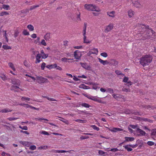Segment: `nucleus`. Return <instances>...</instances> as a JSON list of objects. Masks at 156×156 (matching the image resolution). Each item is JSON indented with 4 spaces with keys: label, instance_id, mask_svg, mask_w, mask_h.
<instances>
[{
    "label": "nucleus",
    "instance_id": "nucleus-53",
    "mask_svg": "<svg viewBox=\"0 0 156 156\" xmlns=\"http://www.w3.org/2000/svg\"><path fill=\"white\" fill-rule=\"evenodd\" d=\"M18 119V118H16L14 117H10L8 118L7 119L9 121H11L12 120H14L16 119Z\"/></svg>",
    "mask_w": 156,
    "mask_h": 156
},
{
    "label": "nucleus",
    "instance_id": "nucleus-6",
    "mask_svg": "<svg viewBox=\"0 0 156 156\" xmlns=\"http://www.w3.org/2000/svg\"><path fill=\"white\" fill-rule=\"evenodd\" d=\"M109 130L112 132H116L117 131H124V130L122 129L119 128L114 127L112 129H110L108 127H107Z\"/></svg>",
    "mask_w": 156,
    "mask_h": 156
},
{
    "label": "nucleus",
    "instance_id": "nucleus-33",
    "mask_svg": "<svg viewBox=\"0 0 156 156\" xmlns=\"http://www.w3.org/2000/svg\"><path fill=\"white\" fill-rule=\"evenodd\" d=\"M60 120L66 124L68 125L69 124L68 121L66 119L62 118L61 119H60Z\"/></svg>",
    "mask_w": 156,
    "mask_h": 156
},
{
    "label": "nucleus",
    "instance_id": "nucleus-51",
    "mask_svg": "<svg viewBox=\"0 0 156 156\" xmlns=\"http://www.w3.org/2000/svg\"><path fill=\"white\" fill-rule=\"evenodd\" d=\"M39 6V5H33L30 7V10H31L34 9L38 7Z\"/></svg>",
    "mask_w": 156,
    "mask_h": 156
},
{
    "label": "nucleus",
    "instance_id": "nucleus-17",
    "mask_svg": "<svg viewBox=\"0 0 156 156\" xmlns=\"http://www.w3.org/2000/svg\"><path fill=\"white\" fill-rule=\"evenodd\" d=\"M28 12V11L27 9L21 11L20 13V16L22 17H24Z\"/></svg>",
    "mask_w": 156,
    "mask_h": 156
},
{
    "label": "nucleus",
    "instance_id": "nucleus-22",
    "mask_svg": "<svg viewBox=\"0 0 156 156\" xmlns=\"http://www.w3.org/2000/svg\"><path fill=\"white\" fill-rule=\"evenodd\" d=\"M19 86L15 85H12L11 87V90H14L15 91H19Z\"/></svg>",
    "mask_w": 156,
    "mask_h": 156
},
{
    "label": "nucleus",
    "instance_id": "nucleus-10",
    "mask_svg": "<svg viewBox=\"0 0 156 156\" xmlns=\"http://www.w3.org/2000/svg\"><path fill=\"white\" fill-rule=\"evenodd\" d=\"M80 64L85 69L88 70H91V67L90 66L88 65L86 63L80 62Z\"/></svg>",
    "mask_w": 156,
    "mask_h": 156
},
{
    "label": "nucleus",
    "instance_id": "nucleus-55",
    "mask_svg": "<svg viewBox=\"0 0 156 156\" xmlns=\"http://www.w3.org/2000/svg\"><path fill=\"white\" fill-rule=\"evenodd\" d=\"M134 5L137 8H139L140 7L141 5L138 2H136L134 3Z\"/></svg>",
    "mask_w": 156,
    "mask_h": 156
},
{
    "label": "nucleus",
    "instance_id": "nucleus-1",
    "mask_svg": "<svg viewBox=\"0 0 156 156\" xmlns=\"http://www.w3.org/2000/svg\"><path fill=\"white\" fill-rule=\"evenodd\" d=\"M139 31L140 34H142L143 37L145 39L149 38L150 37L154 38L155 36V33L151 29H150L148 26H146L143 24L139 25Z\"/></svg>",
    "mask_w": 156,
    "mask_h": 156
},
{
    "label": "nucleus",
    "instance_id": "nucleus-19",
    "mask_svg": "<svg viewBox=\"0 0 156 156\" xmlns=\"http://www.w3.org/2000/svg\"><path fill=\"white\" fill-rule=\"evenodd\" d=\"M112 95L114 98L116 99L121 98L122 97V95L118 94H113Z\"/></svg>",
    "mask_w": 156,
    "mask_h": 156
},
{
    "label": "nucleus",
    "instance_id": "nucleus-47",
    "mask_svg": "<svg viewBox=\"0 0 156 156\" xmlns=\"http://www.w3.org/2000/svg\"><path fill=\"white\" fill-rule=\"evenodd\" d=\"M2 48L5 49H11V47L10 46H9L6 45H3L2 46Z\"/></svg>",
    "mask_w": 156,
    "mask_h": 156
},
{
    "label": "nucleus",
    "instance_id": "nucleus-57",
    "mask_svg": "<svg viewBox=\"0 0 156 156\" xmlns=\"http://www.w3.org/2000/svg\"><path fill=\"white\" fill-rule=\"evenodd\" d=\"M48 56V55L46 54H44L41 55L42 58L45 59Z\"/></svg>",
    "mask_w": 156,
    "mask_h": 156
},
{
    "label": "nucleus",
    "instance_id": "nucleus-44",
    "mask_svg": "<svg viewBox=\"0 0 156 156\" xmlns=\"http://www.w3.org/2000/svg\"><path fill=\"white\" fill-rule=\"evenodd\" d=\"M23 33L25 35H29V33L26 30H24L23 31Z\"/></svg>",
    "mask_w": 156,
    "mask_h": 156
},
{
    "label": "nucleus",
    "instance_id": "nucleus-28",
    "mask_svg": "<svg viewBox=\"0 0 156 156\" xmlns=\"http://www.w3.org/2000/svg\"><path fill=\"white\" fill-rule=\"evenodd\" d=\"M98 153L101 155L105 156L107 154V153L102 150H99Z\"/></svg>",
    "mask_w": 156,
    "mask_h": 156
},
{
    "label": "nucleus",
    "instance_id": "nucleus-32",
    "mask_svg": "<svg viewBox=\"0 0 156 156\" xmlns=\"http://www.w3.org/2000/svg\"><path fill=\"white\" fill-rule=\"evenodd\" d=\"M86 36L84 37H83V43H84L88 44L90 43V41L88 39H86Z\"/></svg>",
    "mask_w": 156,
    "mask_h": 156
},
{
    "label": "nucleus",
    "instance_id": "nucleus-39",
    "mask_svg": "<svg viewBox=\"0 0 156 156\" xmlns=\"http://www.w3.org/2000/svg\"><path fill=\"white\" fill-rule=\"evenodd\" d=\"M35 119L37 121L45 120V121H48V120L47 119H45V118H35Z\"/></svg>",
    "mask_w": 156,
    "mask_h": 156
},
{
    "label": "nucleus",
    "instance_id": "nucleus-36",
    "mask_svg": "<svg viewBox=\"0 0 156 156\" xmlns=\"http://www.w3.org/2000/svg\"><path fill=\"white\" fill-rule=\"evenodd\" d=\"M0 78L4 81L5 80L7 79L6 76L3 74H2L0 75Z\"/></svg>",
    "mask_w": 156,
    "mask_h": 156
},
{
    "label": "nucleus",
    "instance_id": "nucleus-21",
    "mask_svg": "<svg viewBox=\"0 0 156 156\" xmlns=\"http://www.w3.org/2000/svg\"><path fill=\"white\" fill-rule=\"evenodd\" d=\"M56 66V64L54 63L51 65H47L46 66V67L49 69H54L55 68V66Z\"/></svg>",
    "mask_w": 156,
    "mask_h": 156
},
{
    "label": "nucleus",
    "instance_id": "nucleus-3",
    "mask_svg": "<svg viewBox=\"0 0 156 156\" xmlns=\"http://www.w3.org/2000/svg\"><path fill=\"white\" fill-rule=\"evenodd\" d=\"M84 7L86 9L89 11H95L98 12L101 11L97 6L93 4H86L84 5Z\"/></svg>",
    "mask_w": 156,
    "mask_h": 156
},
{
    "label": "nucleus",
    "instance_id": "nucleus-24",
    "mask_svg": "<svg viewBox=\"0 0 156 156\" xmlns=\"http://www.w3.org/2000/svg\"><path fill=\"white\" fill-rule=\"evenodd\" d=\"M92 85H93L92 87V88L94 90H97L98 89H99L100 87H98L96 86L97 85H98L99 84L97 83H92Z\"/></svg>",
    "mask_w": 156,
    "mask_h": 156
},
{
    "label": "nucleus",
    "instance_id": "nucleus-64",
    "mask_svg": "<svg viewBox=\"0 0 156 156\" xmlns=\"http://www.w3.org/2000/svg\"><path fill=\"white\" fill-rule=\"evenodd\" d=\"M24 65L26 67H29V64L28 62L27 61H25L24 62Z\"/></svg>",
    "mask_w": 156,
    "mask_h": 156
},
{
    "label": "nucleus",
    "instance_id": "nucleus-16",
    "mask_svg": "<svg viewBox=\"0 0 156 156\" xmlns=\"http://www.w3.org/2000/svg\"><path fill=\"white\" fill-rule=\"evenodd\" d=\"M20 143L25 146L28 147H29L32 144V143L31 142L28 141L20 142Z\"/></svg>",
    "mask_w": 156,
    "mask_h": 156
},
{
    "label": "nucleus",
    "instance_id": "nucleus-46",
    "mask_svg": "<svg viewBox=\"0 0 156 156\" xmlns=\"http://www.w3.org/2000/svg\"><path fill=\"white\" fill-rule=\"evenodd\" d=\"M20 105H23L25 107L30 108L31 106L29 105L28 104H20Z\"/></svg>",
    "mask_w": 156,
    "mask_h": 156
},
{
    "label": "nucleus",
    "instance_id": "nucleus-29",
    "mask_svg": "<svg viewBox=\"0 0 156 156\" xmlns=\"http://www.w3.org/2000/svg\"><path fill=\"white\" fill-rule=\"evenodd\" d=\"M12 111V110H10L9 108H5L4 109H2V113H6L8 112H11Z\"/></svg>",
    "mask_w": 156,
    "mask_h": 156
},
{
    "label": "nucleus",
    "instance_id": "nucleus-14",
    "mask_svg": "<svg viewBox=\"0 0 156 156\" xmlns=\"http://www.w3.org/2000/svg\"><path fill=\"white\" fill-rule=\"evenodd\" d=\"M125 140L124 142L132 141L135 140V138L133 137H125Z\"/></svg>",
    "mask_w": 156,
    "mask_h": 156
},
{
    "label": "nucleus",
    "instance_id": "nucleus-30",
    "mask_svg": "<svg viewBox=\"0 0 156 156\" xmlns=\"http://www.w3.org/2000/svg\"><path fill=\"white\" fill-rule=\"evenodd\" d=\"M75 121L76 122H78L81 123H86L87 122V121L86 120L81 119H76L75 120Z\"/></svg>",
    "mask_w": 156,
    "mask_h": 156
},
{
    "label": "nucleus",
    "instance_id": "nucleus-4",
    "mask_svg": "<svg viewBox=\"0 0 156 156\" xmlns=\"http://www.w3.org/2000/svg\"><path fill=\"white\" fill-rule=\"evenodd\" d=\"M35 79L36 81L39 83H44L48 82V80L47 79L44 78L41 76H37Z\"/></svg>",
    "mask_w": 156,
    "mask_h": 156
},
{
    "label": "nucleus",
    "instance_id": "nucleus-52",
    "mask_svg": "<svg viewBox=\"0 0 156 156\" xmlns=\"http://www.w3.org/2000/svg\"><path fill=\"white\" fill-rule=\"evenodd\" d=\"M151 135L154 136H156V129H153L151 131Z\"/></svg>",
    "mask_w": 156,
    "mask_h": 156
},
{
    "label": "nucleus",
    "instance_id": "nucleus-45",
    "mask_svg": "<svg viewBox=\"0 0 156 156\" xmlns=\"http://www.w3.org/2000/svg\"><path fill=\"white\" fill-rule=\"evenodd\" d=\"M26 76L27 77V78H30L33 81H35L36 80L35 78L34 77L31 76L30 75H29L28 74H26Z\"/></svg>",
    "mask_w": 156,
    "mask_h": 156
},
{
    "label": "nucleus",
    "instance_id": "nucleus-40",
    "mask_svg": "<svg viewBox=\"0 0 156 156\" xmlns=\"http://www.w3.org/2000/svg\"><path fill=\"white\" fill-rule=\"evenodd\" d=\"M22 100L23 101H29L30 100V98L26 97H22L21 98Z\"/></svg>",
    "mask_w": 156,
    "mask_h": 156
},
{
    "label": "nucleus",
    "instance_id": "nucleus-56",
    "mask_svg": "<svg viewBox=\"0 0 156 156\" xmlns=\"http://www.w3.org/2000/svg\"><path fill=\"white\" fill-rule=\"evenodd\" d=\"M78 111V113L79 114H86L87 113V112L85 111H81L77 110Z\"/></svg>",
    "mask_w": 156,
    "mask_h": 156
},
{
    "label": "nucleus",
    "instance_id": "nucleus-60",
    "mask_svg": "<svg viewBox=\"0 0 156 156\" xmlns=\"http://www.w3.org/2000/svg\"><path fill=\"white\" fill-rule=\"evenodd\" d=\"M46 63L45 62H43L41 64V68L42 70H44V69L45 67L46 66Z\"/></svg>",
    "mask_w": 156,
    "mask_h": 156
},
{
    "label": "nucleus",
    "instance_id": "nucleus-27",
    "mask_svg": "<svg viewBox=\"0 0 156 156\" xmlns=\"http://www.w3.org/2000/svg\"><path fill=\"white\" fill-rule=\"evenodd\" d=\"M128 145H125L123 146V147L125 148L128 151H130L132 150V149L129 147Z\"/></svg>",
    "mask_w": 156,
    "mask_h": 156
},
{
    "label": "nucleus",
    "instance_id": "nucleus-25",
    "mask_svg": "<svg viewBox=\"0 0 156 156\" xmlns=\"http://www.w3.org/2000/svg\"><path fill=\"white\" fill-rule=\"evenodd\" d=\"M81 105L82 107H84L86 108H89L91 106L89 104L86 103H83L81 104Z\"/></svg>",
    "mask_w": 156,
    "mask_h": 156
},
{
    "label": "nucleus",
    "instance_id": "nucleus-35",
    "mask_svg": "<svg viewBox=\"0 0 156 156\" xmlns=\"http://www.w3.org/2000/svg\"><path fill=\"white\" fill-rule=\"evenodd\" d=\"M90 126L91 128H92L96 130L97 131H98L99 130V128L97 127L96 126L94 125H92Z\"/></svg>",
    "mask_w": 156,
    "mask_h": 156
},
{
    "label": "nucleus",
    "instance_id": "nucleus-63",
    "mask_svg": "<svg viewBox=\"0 0 156 156\" xmlns=\"http://www.w3.org/2000/svg\"><path fill=\"white\" fill-rule=\"evenodd\" d=\"M128 77L124 76V78H123V81L124 83H127L128 82Z\"/></svg>",
    "mask_w": 156,
    "mask_h": 156
},
{
    "label": "nucleus",
    "instance_id": "nucleus-20",
    "mask_svg": "<svg viewBox=\"0 0 156 156\" xmlns=\"http://www.w3.org/2000/svg\"><path fill=\"white\" fill-rule=\"evenodd\" d=\"M71 151H65V150H55L54 151V152L58 153H63L65 152L70 153Z\"/></svg>",
    "mask_w": 156,
    "mask_h": 156
},
{
    "label": "nucleus",
    "instance_id": "nucleus-48",
    "mask_svg": "<svg viewBox=\"0 0 156 156\" xmlns=\"http://www.w3.org/2000/svg\"><path fill=\"white\" fill-rule=\"evenodd\" d=\"M2 7L4 9L8 10L9 9V5H3Z\"/></svg>",
    "mask_w": 156,
    "mask_h": 156
},
{
    "label": "nucleus",
    "instance_id": "nucleus-12",
    "mask_svg": "<svg viewBox=\"0 0 156 156\" xmlns=\"http://www.w3.org/2000/svg\"><path fill=\"white\" fill-rule=\"evenodd\" d=\"M136 131L137 133H140V134L139 135V136H144L146 134V133L145 131L139 128H138L137 129Z\"/></svg>",
    "mask_w": 156,
    "mask_h": 156
},
{
    "label": "nucleus",
    "instance_id": "nucleus-43",
    "mask_svg": "<svg viewBox=\"0 0 156 156\" xmlns=\"http://www.w3.org/2000/svg\"><path fill=\"white\" fill-rule=\"evenodd\" d=\"M40 133L41 134H43L45 135H49V133L47 132L41 130V131L40 132Z\"/></svg>",
    "mask_w": 156,
    "mask_h": 156
},
{
    "label": "nucleus",
    "instance_id": "nucleus-61",
    "mask_svg": "<svg viewBox=\"0 0 156 156\" xmlns=\"http://www.w3.org/2000/svg\"><path fill=\"white\" fill-rule=\"evenodd\" d=\"M89 138V137L87 136H82L80 137V139L81 140H84L88 139Z\"/></svg>",
    "mask_w": 156,
    "mask_h": 156
},
{
    "label": "nucleus",
    "instance_id": "nucleus-54",
    "mask_svg": "<svg viewBox=\"0 0 156 156\" xmlns=\"http://www.w3.org/2000/svg\"><path fill=\"white\" fill-rule=\"evenodd\" d=\"M36 149V147L34 145L31 146L29 147V149L31 150H34Z\"/></svg>",
    "mask_w": 156,
    "mask_h": 156
},
{
    "label": "nucleus",
    "instance_id": "nucleus-38",
    "mask_svg": "<svg viewBox=\"0 0 156 156\" xmlns=\"http://www.w3.org/2000/svg\"><path fill=\"white\" fill-rule=\"evenodd\" d=\"M84 134L86 135H89L92 136L94 137H97V135L95 133H83Z\"/></svg>",
    "mask_w": 156,
    "mask_h": 156
},
{
    "label": "nucleus",
    "instance_id": "nucleus-49",
    "mask_svg": "<svg viewBox=\"0 0 156 156\" xmlns=\"http://www.w3.org/2000/svg\"><path fill=\"white\" fill-rule=\"evenodd\" d=\"M9 14V13L6 12H3L0 13V16H3L4 15H6Z\"/></svg>",
    "mask_w": 156,
    "mask_h": 156
},
{
    "label": "nucleus",
    "instance_id": "nucleus-59",
    "mask_svg": "<svg viewBox=\"0 0 156 156\" xmlns=\"http://www.w3.org/2000/svg\"><path fill=\"white\" fill-rule=\"evenodd\" d=\"M41 44L44 46H46L47 45L46 43L45 42V40L44 39H42L41 40Z\"/></svg>",
    "mask_w": 156,
    "mask_h": 156
},
{
    "label": "nucleus",
    "instance_id": "nucleus-34",
    "mask_svg": "<svg viewBox=\"0 0 156 156\" xmlns=\"http://www.w3.org/2000/svg\"><path fill=\"white\" fill-rule=\"evenodd\" d=\"M115 73L118 75H124V74L122 73L120 71L117 70H115Z\"/></svg>",
    "mask_w": 156,
    "mask_h": 156
},
{
    "label": "nucleus",
    "instance_id": "nucleus-42",
    "mask_svg": "<svg viewBox=\"0 0 156 156\" xmlns=\"http://www.w3.org/2000/svg\"><path fill=\"white\" fill-rule=\"evenodd\" d=\"M9 66L13 70H15V69L14 68L13 64L11 62H9L8 64Z\"/></svg>",
    "mask_w": 156,
    "mask_h": 156
},
{
    "label": "nucleus",
    "instance_id": "nucleus-18",
    "mask_svg": "<svg viewBox=\"0 0 156 156\" xmlns=\"http://www.w3.org/2000/svg\"><path fill=\"white\" fill-rule=\"evenodd\" d=\"M98 59L99 62L104 65L109 64V62L107 60H103L99 58H98Z\"/></svg>",
    "mask_w": 156,
    "mask_h": 156
},
{
    "label": "nucleus",
    "instance_id": "nucleus-62",
    "mask_svg": "<svg viewBox=\"0 0 156 156\" xmlns=\"http://www.w3.org/2000/svg\"><path fill=\"white\" fill-rule=\"evenodd\" d=\"M147 144L149 146H152L154 144V143L152 141H149L147 142Z\"/></svg>",
    "mask_w": 156,
    "mask_h": 156
},
{
    "label": "nucleus",
    "instance_id": "nucleus-31",
    "mask_svg": "<svg viewBox=\"0 0 156 156\" xmlns=\"http://www.w3.org/2000/svg\"><path fill=\"white\" fill-rule=\"evenodd\" d=\"M91 51H92V52L91 53H93V54H95L96 55H98V51L97 49L94 48L91 50Z\"/></svg>",
    "mask_w": 156,
    "mask_h": 156
},
{
    "label": "nucleus",
    "instance_id": "nucleus-15",
    "mask_svg": "<svg viewBox=\"0 0 156 156\" xmlns=\"http://www.w3.org/2000/svg\"><path fill=\"white\" fill-rule=\"evenodd\" d=\"M110 64L114 66H117L118 64V62L114 59H112L110 60Z\"/></svg>",
    "mask_w": 156,
    "mask_h": 156
},
{
    "label": "nucleus",
    "instance_id": "nucleus-37",
    "mask_svg": "<svg viewBox=\"0 0 156 156\" xmlns=\"http://www.w3.org/2000/svg\"><path fill=\"white\" fill-rule=\"evenodd\" d=\"M106 92H108L110 94H112L114 93V91L113 89L111 88H108L106 90Z\"/></svg>",
    "mask_w": 156,
    "mask_h": 156
},
{
    "label": "nucleus",
    "instance_id": "nucleus-41",
    "mask_svg": "<svg viewBox=\"0 0 156 156\" xmlns=\"http://www.w3.org/2000/svg\"><path fill=\"white\" fill-rule=\"evenodd\" d=\"M47 148V146H42L39 147H38V149L42 150V149H46Z\"/></svg>",
    "mask_w": 156,
    "mask_h": 156
},
{
    "label": "nucleus",
    "instance_id": "nucleus-11",
    "mask_svg": "<svg viewBox=\"0 0 156 156\" xmlns=\"http://www.w3.org/2000/svg\"><path fill=\"white\" fill-rule=\"evenodd\" d=\"M108 16L109 17L114 18L115 16V11H108L107 12Z\"/></svg>",
    "mask_w": 156,
    "mask_h": 156
},
{
    "label": "nucleus",
    "instance_id": "nucleus-26",
    "mask_svg": "<svg viewBox=\"0 0 156 156\" xmlns=\"http://www.w3.org/2000/svg\"><path fill=\"white\" fill-rule=\"evenodd\" d=\"M27 27L30 31H33L34 30V27L31 24L28 25Z\"/></svg>",
    "mask_w": 156,
    "mask_h": 156
},
{
    "label": "nucleus",
    "instance_id": "nucleus-5",
    "mask_svg": "<svg viewBox=\"0 0 156 156\" xmlns=\"http://www.w3.org/2000/svg\"><path fill=\"white\" fill-rule=\"evenodd\" d=\"M82 54L81 52L78 50H76L74 52V56L75 59L77 60L80 59Z\"/></svg>",
    "mask_w": 156,
    "mask_h": 156
},
{
    "label": "nucleus",
    "instance_id": "nucleus-2",
    "mask_svg": "<svg viewBox=\"0 0 156 156\" xmlns=\"http://www.w3.org/2000/svg\"><path fill=\"white\" fill-rule=\"evenodd\" d=\"M152 60L151 56L149 55H146L140 58V64L143 66L148 65Z\"/></svg>",
    "mask_w": 156,
    "mask_h": 156
},
{
    "label": "nucleus",
    "instance_id": "nucleus-7",
    "mask_svg": "<svg viewBox=\"0 0 156 156\" xmlns=\"http://www.w3.org/2000/svg\"><path fill=\"white\" fill-rule=\"evenodd\" d=\"M113 25L112 23H110L107 26L105 29V32L108 33L109 32L113 29Z\"/></svg>",
    "mask_w": 156,
    "mask_h": 156
},
{
    "label": "nucleus",
    "instance_id": "nucleus-9",
    "mask_svg": "<svg viewBox=\"0 0 156 156\" xmlns=\"http://www.w3.org/2000/svg\"><path fill=\"white\" fill-rule=\"evenodd\" d=\"M90 99L93 100L95 101L98 102L99 103H103V101H102L101 100L99 99V98H98L96 96H91Z\"/></svg>",
    "mask_w": 156,
    "mask_h": 156
},
{
    "label": "nucleus",
    "instance_id": "nucleus-50",
    "mask_svg": "<svg viewBox=\"0 0 156 156\" xmlns=\"http://www.w3.org/2000/svg\"><path fill=\"white\" fill-rule=\"evenodd\" d=\"M100 55L101 56L105 58H106L108 56L107 54L105 52L101 53Z\"/></svg>",
    "mask_w": 156,
    "mask_h": 156
},
{
    "label": "nucleus",
    "instance_id": "nucleus-8",
    "mask_svg": "<svg viewBox=\"0 0 156 156\" xmlns=\"http://www.w3.org/2000/svg\"><path fill=\"white\" fill-rule=\"evenodd\" d=\"M36 60L35 61V63L37 64L39 63L41 61L42 58H41V55L40 53H38V54L35 56Z\"/></svg>",
    "mask_w": 156,
    "mask_h": 156
},
{
    "label": "nucleus",
    "instance_id": "nucleus-23",
    "mask_svg": "<svg viewBox=\"0 0 156 156\" xmlns=\"http://www.w3.org/2000/svg\"><path fill=\"white\" fill-rule=\"evenodd\" d=\"M128 13L129 16L130 18L132 17L134 15L133 11L131 9L128 11Z\"/></svg>",
    "mask_w": 156,
    "mask_h": 156
},
{
    "label": "nucleus",
    "instance_id": "nucleus-13",
    "mask_svg": "<svg viewBox=\"0 0 156 156\" xmlns=\"http://www.w3.org/2000/svg\"><path fill=\"white\" fill-rule=\"evenodd\" d=\"M44 38L47 41H49L51 38L50 34L49 33H47L44 36Z\"/></svg>",
    "mask_w": 156,
    "mask_h": 156
},
{
    "label": "nucleus",
    "instance_id": "nucleus-58",
    "mask_svg": "<svg viewBox=\"0 0 156 156\" xmlns=\"http://www.w3.org/2000/svg\"><path fill=\"white\" fill-rule=\"evenodd\" d=\"M66 57H64L61 58V61L64 62H68V60H69Z\"/></svg>",
    "mask_w": 156,
    "mask_h": 156
}]
</instances>
